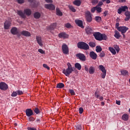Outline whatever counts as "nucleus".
<instances>
[{"label":"nucleus","instance_id":"54","mask_svg":"<svg viewBox=\"0 0 130 130\" xmlns=\"http://www.w3.org/2000/svg\"><path fill=\"white\" fill-rule=\"evenodd\" d=\"M43 67L47 69V70H48V71H49V70H50V68H49V67H48V66H47V64H43Z\"/></svg>","mask_w":130,"mask_h":130},{"label":"nucleus","instance_id":"52","mask_svg":"<svg viewBox=\"0 0 130 130\" xmlns=\"http://www.w3.org/2000/svg\"><path fill=\"white\" fill-rule=\"evenodd\" d=\"M84 70L86 72L88 73L89 72V67L87 66V65L84 66Z\"/></svg>","mask_w":130,"mask_h":130},{"label":"nucleus","instance_id":"7","mask_svg":"<svg viewBox=\"0 0 130 130\" xmlns=\"http://www.w3.org/2000/svg\"><path fill=\"white\" fill-rule=\"evenodd\" d=\"M126 10H128V7L126 6H121L117 11L118 14L120 15L122 12H125Z\"/></svg>","mask_w":130,"mask_h":130},{"label":"nucleus","instance_id":"38","mask_svg":"<svg viewBox=\"0 0 130 130\" xmlns=\"http://www.w3.org/2000/svg\"><path fill=\"white\" fill-rule=\"evenodd\" d=\"M88 45H89V46L90 47H95V46H96V43H95L94 42H90L88 43Z\"/></svg>","mask_w":130,"mask_h":130},{"label":"nucleus","instance_id":"1","mask_svg":"<svg viewBox=\"0 0 130 130\" xmlns=\"http://www.w3.org/2000/svg\"><path fill=\"white\" fill-rule=\"evenodd\" d=\"M17 15H18V16L21 17V18L22 19H26V18H27L26 15L28 17H29V16H31L32 11H31V9L27 8L24 10V13L22 10H17Z\"/></svg>","mask_w":130,"mask_h":130},{"label":"nucleus","instance_id":"49","mask_svg":"<svg viewBox=\"0 0 130 130\" xmlns=\"http://www.w3.org/2000/svg\"><path fill=\"white\" fill-rule=\"evenodd\" d=\"M17 95H18L17 92L16 91H14L12 94V97H16Z\"/></svg>","mask_w":130,"mask_h":130},{"label":"nucleus","instance_id":"48","mask_svg":"<svg viewBox=\"0 0 130 130\" xmlns=\"http://www.w3.org/2000/svg\"><path fill=\"white\" fill-rule=\"evenodd\" d=\"M38 52H40V53H42V54H45V52L42 50V49H38Z\"/></svg>","mask_w":130,"mask_h":130},{"label":"nucleus","instance_id":"43","mask_svg":"<svg viewBox=\"0 0 130 130\" xmlns=\"http://www.w3.org/2000/svg\"><path fill=\"white\" fill-rule=\"evenodd\" d=\"M96 11H97L98 13H101L102 12V8L101 7H98L97 6L95 7Z\"/></svg>","mask_w":130,"mask_h":130},{"label":"nucleus","instance_id":"3","mask_svg":"<svg viewBox=\"0 0 130 130\" xmlns=\"http://www.w3.org/2000/svg\"><path fill=\"white\" fill-rule=\"evenodd\" d=\"M118 31L121 32L122 35L123 36V38L124 39L125 38V33H126V31L128 30V28L126 26H119V27L117 28Z\"/></svg>","mask_w":130,"mask_h":130},{"label":"nucleus","instance_id":"27","mask_svg":"<svg viewBox=\"0 0 130 130\" xmlns=\"http://www.w3.org/2000/svg\"><path fill=\"white\" fill-rule=\"evenodd\" d=\"M114 33L115 34L114 36L116 39H119V38L121 37V35H120V34L118 32V31L115 30Z\"/></svg>","mask_w":130,"mask_h":130},{"label":"nucleus","instance_id":"13","mask_svg":"<svg viewBox=\"0 0 130 130\" xmlns=\"http://www.w3.org/2000/svg\"><path fill=\"white\" fill-rule=\"evenodd\" d=\"M36 39L37 40V42L38 43L39 45H40V46L42 47V46H43V43L42 42V39L41 38V37L37 36L36 37Z\"/></svg>","mask_w":130,"mask_h":130},{"label":"nucleus","instance_id":"12","mask_svg":"<svg viewBox=\"0 0 130 130\" xmlns=\"http://www.w3.org/2000/svg\"><path fill=\"white\" fill-rule=\"evenodd\" d=\"M45 9H47V10H50L51 11H54L55 10V6H54L53 4H46L45 5Z\"/></svg>","mask_w":130,"mask_h":130},{"label":"nucleus","instance_id":"34","mask_svg":"<svg viewBox=\"0 0 130 130\" xmlns=\"http://www.w3.org/2000/svg\"><path fill=\"white\" fill-rule=\"evenodd\" d=\"M95 51H96V52L98 53L101 52L102 51V48L101 47V46H97L96 47Z\"/></svg>","mask_w":130,"mask_h":130},{"label":"nucleus","instance_id":"50","mask_svg":"<svg viewBox=\"0 0 130 130\" xmlns=\"http://www.w3.org/2000/svg\"><path fill=\"white\" fill-rule=\"evenodd\" d=\"M79 113L80 114H82V113H83V112H84V109L82 107H80V108H79Z\"/></svg>","mask_w":130,"mask_h":130},{"label":"nucleus","instance_id":"39","mask_svg":"<svg viewBox=\"0 0 130 130\" xmlns=\"http://www.w3.org/2000/svg\"><path fill=\"white\" fill-rule=\"evenodd\" d=\"M101 36H102L101 41H102V40H106V39H107V36H106V35L102 34Z\"/></svg>","mask_w":130,"mask_h":130},{"label":"nucleus","instance_id":"30","mask_svg":"<svg viewBox=\"0 0 130 130\" xmlns=\"http://www.w3.org/2000/svg\"><path fill=\"white\" fill-rule=\"evenodd\" d=\"M75 68H76V69H77V70H78L79 71H81V69H82V66H81V64H80V63H76L75 64Z\"/></svg>","mask_w":130,"mask_h":130},{"label":"nucleus","instance_id":"24","mask_svg":"<svg viewBox=\"0 0 130 130\" xmlns=\"http://www.w3.org/2000/svg\"><path fill=\"white\" fill-rule=\"evenodd\" d=\"M73 5L76 6L77 7H80L82 4V1L81 0H75L73 3Z\"/></svg>","mask_w":130,"mask_h":130},{"label":"nucleus","instance_id":"17","mask_svg":"<svg viewBox=\"0 0 130 130\" xmlns=\"http://www.w3.org/2000/svg\"><path fill=\"white\" fill-rule=\"evenodd\" d=\"M89 56L92 59H97V54L94 51H91L89 53Z\"/></svg>","mask_w":130,"mask_h":130},{"label":"nucleus","instance_id":"62","mask_svg":"<svg viewBox=\"0 0 130 130\" xmlns=\"http://www.w3.org/2000/svg\"><path fill=\"white\" fill-rule=\"evenodd\" d=\"M104 17H106L108 15V11H106L104 12Z\"/></svg>","mask_w":130,"mask_h":130},{"label":"nucleus","instance_id":"8","mask_svg":"<svg viewBox=\"0 0 130 130\" xmlns=\"http://www.w3.org/2000/svg\"><path fill=\"white\" fill-rule=\"evenodd\" d=\"M73 72H74V70L69 69L68 68H67L66 70L64 69L62 71L63 74H64L66 77H69V76H70V75H71Z\"/></svg>","mask_w":130,"mask_h":130},{"label":"nucleus","instance_id":"41","mask_svg":"<svg viewBox=\"0 0 130 130\" xmlns=\"http://www.w3.org/2000/svg\"><path fill=\"white\" fill-rule=\"evenodd\" d=\"M99 96H100V93L99 91H96L94 92V97L95 98H99Z\"/></svg>","mask_w":130,"mask_h":130},{"label":"nucleus","instance_id":"19","mask_svg":"<svg viewBox=\"0 0 130 130\" xmlns=\"http://www.w3.org/2000/svg\"><path fill=\"white\" fill-rule=\"evenodd\" d=\"M11 33L13 34V35H17L18 34V28L16 27H13L11 29Z\"/></svg>","mask_w":130,"mask_h":130},{"label":"nucleus","instance_id":"33","mask_svg":"<svg viewBox=\"0 0 130 130\" xmlns=\"http://www.w3.org/2000/svg\"><path fill=\"white\" fill-rule=\"evenodd\" d=\"M68 8L69 10H71L73 12V13H76V9H75V7H74V6L72 5H69Z\"/></svg>","mask_w":130,"mask_h":130},{"label":"nucleus","instance_id":"15","mask_svg":"<svg viewBox=\"0 0 130 130\" xmlns=\"http://www.w3.org/2000/svg\"><path fill=\"white\" fill-rule=\"evenodd\" d=\"M76 24L80 28H84V25H83V21L79 19H76L75 21Z\"/></svg>","mask_w":130,"mask_h":130},{"label":"nucleus","instance_id":"22","mask_svg":"<svg viewBox=\"0 0 130 130\" xmlns=\"http://www.w3.org/2000/svg\"><path fill=\"white\" fill-rule=\"evenodd\" d=\"M21 35H23V36H25L26 37H29L31 36V34L28 31L26 30H23L21 32Z\"/></svg>","mask_w":130,"mask_h":130},{"label":"nucleus","instance_id":"61","mask_svg":"<svg viewBox=\"0 0 130 130\" xmlns=\"http://www.w3.org/2000/svg\"><path fill=\"white\" fill-rule=\"evenodd\" d=\"M27 129L28 130H37L36 128L31 127H28Z\"/></svg>","mask_w":130,"mask_h":130},{"label":"nucleus","instance_id":"26","mask_svg":"<svg viewBox=\"0 0 130 130\" xmlns=\"http://www.w3.org/2000/svg\"><path fill=\"white\" fill-rule=\"evenodd\" d=\"M34 17L35 19H39L40 17H41V13H40L39 12H36L34 14Z\"/></svg>","mask_w":130,"mask_h":130},{"label":"nucleus","instance_id":"23","mask_svg":"<svg viewBox=\"0 0 130 130\" xmlns=\"http://www.w3.org/2000/svg\"><path fill=\"white\" fill-rule=\"evenodd\" d=\"M124 14L126 16V18H125V21L126 22H127V21H128V20H129L130 19V12L128 11H126V12H125Z\"/></svg>","mask_w":130,"mask_h":130},{"label":"nucleus","instance_id":"32","mask_svg":"<svg viewBox=\"0 0 130 130\" xmlns=\"http://www.w3.org/2000/svg\"><path fill=\"white\" fill-rule=\"evenodd\" d=\"M64 87V84L62 83H59L57 84L56 88H59L60 89H62Z\"/></svg>","mask_w":130,"mask_h":130},{"label":"nucleus","instance_id":"59","mask_svg":"<svg viewBox=\"0 0 130 130\" xmlns=\"http://www.w3.org/2000/svg\"><path fill=\"white\" fill-rule=\"evenodd\" d=\"M95 11H96V7H93V8H91V13H95Z\"/></svg>","mask_w":130,"mask_h":130},{"label":"nucleus","instance_id":"5","mask_svg":"<svg viewBox=\"0 0 130 130\" xmlns=\"http://www.w3.org/2000/svg\"><path fill=\"white\" fill-rule=\"evenodd\" d=\"M76 57H78L81 61H86V56L84 54L79 53L76 54Z\"/></svg>","mask_w":130,"mask_h":130},{"label":"nucleus","instance_id":"42","mask_svg":"<svg viewBox=\"0 0 130 130\" xmlns=\"http://www.w3.org/2000/svg\"><path fill=\"white\" fill-rule=\"evenodd\" d=\"M101 20H102V18L100 16H96L95 17V20L96 22H100L101 21Z\"/></svg>","mask_w":130,"mask_h":130},{"label":"nucleus","instance_id":"44","mask_svg":"<svg viewBox=\"0 0 130 130\" xmlns=\"http://www.w3.org/2000/svg\"><path fill=\"white\" fill-rule=\"evenodd\" d=\"M114 48L116 51L117 53H118L119 52V51L120 50V49H119V47L117 45H116L115 46Z\"/></svg>","mask_w":130,"mask_h":130},{"label":"nucleus","instance_id":"16","mask_svg":"<svg viewBox=\"0 0 130 130\" xmlns=\"http://www.w3.org/2000/svg\"><path fill=\"white\" fill-rule=\"evenodd\" d=\"M25 113L26 116L30 117V116H32V115H33V111L31 109H27L25 110Z\"/></svg>","mask_w":130,"mask_h":130},{"label":"nucleus","instance_id":"28","mask_svg":"<svg viewBox=\"0 0 130 130\" xmlns=\"http://www.w3.org/2000/svg\"><path fill=\"white\" fill-rule=\"evenodd\" d=\"M129 118L128 114H124L122 116V119L124 121H127Z\"/></svg>","mask_w":130,"mask_h":130},{"label":"nucleus","instance_id":"36","mask_svg":"<svg viewBox=\"0 0 130 130\" xmlns=\"http://www.w3.org/2000/svg\"><path fill=\"white\" fill-rule=\"evenodd\" d=\"M82 128L83 127H82V125H81V124H78L75 125L76 130H82Z\"/></svg>","mask_w":130,"mask_h":130},{"label":"nucleus","instance_id":"40","mask_svg":"<svg viewBox=\"0 0 130 130\" xmlns=\"http://www.w3.org/2000/svg\"><path fill=\"white\" fill-rule=\"evenodd\" d=\"M34 111L36 114H39V113H40V110L38 109V108H35Z\"/></svg>","mask_w":130,"mask_h":130},{"label":"nucleus","instance_id":"60","mask_svg":"<svg viewBox=\"0 0 130 130\" xmlns=\"http://www.w3.org/2000/svg\"><path fill=\"white\" fill-rule=\"evenodd\" d=\"M102 2H103V3H104V2H106V4H110L111 2L110 0H101Z\"/></svg>","mask_w":130,"mask_h":130},{"label":"nucleus","instance_id":"37","mask_svg":"<svg viewBox=\"0 0 130 130\" xmlns=\"http://www.w3.org/2000/svg\"><path fill=\"white\" fill-rule=\"evenodd\" d=\"M121 74L122 76H126L128 74V72L126 70L121 71Z\"/></svg>","mask_w":130,"mask_h":130},{"label":"nucleus","instance_id":"46","mask_svg":"<svg viewBox=\"0 0 130 130\" xmlns=\"http://www.w3.org/2000/svg\"><path fill=\"white\" fill-rule=\"evenodd\" d=\"M67 66L68 67L67 69H69L70 70H74V69L73 68V67H72V64H71L70 62L67 63Z\"/></svg>","mask_w":130,"mask_h":130},{"label":"nucleus","instance_id":"14","mask_svg":"<svg viewBox=\"0 0 130 130\" xmlns=\"http://www.w3.org/2000/svg\"><path fill=\"white\" fill-rule=\"evenodd\" d=\"M85 32L87 35H91V34H93V28L90 26H87L85 28Z\"/></svg>","mask_w":130,"mask_h":130},{"label":"nucleus","instance_id":"47","mask_svg":"<svg viewBox=\"0 0 130 130\" xmlns=\"http://www.w3.org/2000/svg\"><path fill=\"white\" fill-rule=\"evenodd\" d=\"M101 74L102 79H105V77H106V71L105 72H102Z\"/></svg>","mask_w":130,"mask_h":130},{"label":"nucleus","instance_id":"51","mask_svg":"<svg viewBox=\"0 0 130 130\" xmlns=\"http://www.w3.org/2000/svg\"><path fill=\"white\" fill-rule=\"evenodd\" d=\"M65 27L66 28H71V27H72V25H71V23H68L65 24Z\"/></svg>","mask_w":130,"mask_h":130},{"label":"nucleus","instance_id":"55","mask_svg":"<svg viewBox=\"0 0 130 130\" xmlns=\"http://www.w3.org/2000/svg\"><path fill=\"white\" fill-rule=\"evenodd\" d=\"M91 3L92 5H96V4H98V0H92Z\"/></svg>","mask_w":130,"mask_h":130},{"label":"nucleus","instance_id":"9","mask_svg":"<svg viewBox=\"0 0 130 130\" xmlns=\"http://www.w3.org/2000/svg\"><path fill=\"white\" fill-rule=\"evenodd\" d=\"M62 50L64 54H69V47L67 44H63L62 45Z\"/></svg>","mask_w":130,"mask_h":130},{"label":"nucleus","instance_id":"56","mask_svg":"<svg viewBox=\"0 0 130 130\" xmlns=\"http://www.w3.org/2000/svg\"><path fill=\"white\" fill-rule=\"evenodd\" d=\"M17 95H23V91L22 90H17Z\"/></svg>","mask_w":130,"mask_h":130},{"label":"nucleus","instance_id":"53","mask_svg":"<svg viewBox=\"0 0 130 130\" xmlns=\"http://www.w3.org/2000/svg\"><path fill=\"white\" fill-rule=\"evenodd\" d=\"M69 92L71 94V95H75V91L73 89H70Z\"/></svg>","mask_w":130,"mask_h":130},{"label":"nucleus","instance_id":"4","mask_svg":"<svg viewBox=\"0 0 130 130\" xmlns=\"http://www.w3.org/2000/svg\"><path fill=\"white\" fill-rule=\"evenodd\" d=\"M85 18L87 23H91L92 22V14L89 11H86L85 12Z\"/></svg>","mask_w":130,"mask_h":130},{"label":"nucleus","instance_id":"20","mask_svg":"<svg viewBox=\"0 0 130 130\" xmlns=\"http://www.w3.org/2000/svg\"><path fill=\"white\" fill-rule=\"evenodd\" d=\"M56 26H57V24L56 23H53L48 27V30H54L56 28Z\"/></svg>","mask_w":130,"mask_h":130},{"label":"nucleus","instance_id":"2","mask_svg":"<svg viewBox=\"0 0 130 130\" xmlns=\"http://www.w3.org/2000/svg\"><path fill=\"white\" fill-rule=\"evenodd\" d=\"M77 47L78 48L83 49L84 50H88L90 48L89 45L84 42H78L77 44Z\"/></svg>","mask_w":130,"mask_h":130},{"label":"nucleus","instance_id":"21","mask_svg":"<svg viewBox=\"0 0 130 130\" xmlns=\"http://www.w3.org/2000/svg\"><path fill=\"white\" fill-rule=\"evenodd\" d=\"M58 37L59 38H64V39H66V38H69V35L66 34V32H61L59 34Z\"/></svg>","mask_w":130,"mask_h":130},{"label":"nucleus","instance_id":"29","mask_svg":"<svg viewBox=\"0 0 130 130\" xmlns=\"http://www.w3.org/2000/svg\"><path fill=\"white\" fill-rule=\"evenodd\" d=\"M56 15L57 16H60V17H61V16H62V12H61V11H60V10H59V8H56Z\"/></svg>","mask_w":130,"mask_h":130},{"label":"nucleus","instance_id":"25","mask_svg":"<svg viewBox=\"0 0 130 130\" xmlns=\"http://www.w3.org/2000/svg\"><path fill=\"white\" fill-rule=\"evenodd\" d=\"M88 72L90 75H93L95 73V68L92 66L90 67L88 69Z\"/></svg>","mask_w":130,"mask_h":130},{"label":"nucleus","instance_id":"10","mask_svg":"<svg viewBox=\"0 0 130 130\" xmlns=\"http://www.w3.org/2000/svg\"><path fill=\"white\" fill-rule=\"evenodd\" d=\"M9 87L8 86V84H7L5 82H1L0 83V89L1 90H3V91H6V90H8Z\"/></svg>","mask_w":130,"mask_h":130},{"label":"nucleus","instance_id":"58","mask_svg":"<svg viewBox=\"0 0 130 130\" xmlns=\"http://www.w3.org/2000/svg\"><path fill=\"white\" fill-rule=\"evenodd\" d=\"M29 121H34L35 120V118L33 117H29Z\"/></svg>","mask_w":130,"mask_h":130},{"label":"nucleus","instance_id":"63","mask_svg":"<svg viewBox=\"0 0 130 130\" xmlns=\"http://www.w3.org/2000/svg\"><path fill=\"white\" fill-rule=\"evenodd\" d=\"M99 99L101 101H103L104 99L103 96H100V95H99Z\"/></svg>","mask_w":130,"mask_h":130},{"label":"nucleus","instance_id":"31","mask_svg":"<svg viewBox=\"0 0 130 130\" xmlns=\"http://www.w3.org/2000/svg\"><path fill=\"white\" fill-rule=\"evenodd\" d=\"M99 70H100V71H102V73L106 72V69H105V67H104L103 65H100L99 67Z\"/></svg>","mask_w":130,"mask_h":130},{"label":"nucleus","instance_id":"64","mask_svg":"<svg viewBox=\"0 0 130 130\" xmlns=\"http://www.w3.org/2000/svg\"><path fill=\"white\" fill-rule=\"evenodd\" d=\"M116 104H117V105H120V101L116 100Z\"/></svg>","mask_w":130,"mask_h":130},{"label":"nucleus","instance_id":"11","mask_svg":"<svg viewBox=\"0 0 130 130\" xmlns=\"http://www.w3.org/2000/svg\"><path fill=\"white\" fill-rule=\"evenodd\" d=\"M12 26V23L10 22V21H9L8 20H7L4 22V29L5 30H8V29H10V27Z\"/></svg>","mask_w":130,"mask_h":130},{"label":"nucleus","instance_id":"6","mask_svg":"<svg viewBox=\"0 0 130 130\" xmlns=\"http://www.w3.org/2000/svg\"><path fill=\"white\" fill-rule=\"evenodd\" d=\"M95 39L98 40V41H101V39L102 38V34L100 32H95L93 34Z\"/></svg>","mask_w":130,"mask_h":130},{"label":"nucleus","instance_id":"35","mask_svg":"<svg viewBox=\"0 0 130 130\" xmlns=\"http://www.w3.org/2000/svg\"><path fill=\"white\" fill-rule=\"evenodd\" d=\"M109 50H110V51L111 52V53H112V54H113L114 55H115V54H116V51H115V49H114L113 48L109 47Z\"/></svg>","mask_w":130,"mask_h":130},{"label":"nucleus","instance_id":"18","mask_svg":"<svg viewBox=\"0 0 130 130\" xmlns=\"http://www.w3.org/2000/svg\"><path fill=\"white\" fill-rule=\"evenodd\" d=\"M28 2L30 3V5H31L32 7L34 8L37 7V5H38V2H37L36 0H28Z\"/></svg>","mask_w":130,"mask_h":130},{"label":"nucleus","instance_id":"57","mask_svg":"<svg viewBox=\"0 0 130 130\" xmlns=\"http://www.w3.org/2000/svg\"><path fill=\"white\" fill-rule=\"evenodd\" d=\"M18 4H24L25 3V0H17Z\"/></svg>","mask_w":130,"mask_h":130},{"label":"nucleus","instance_id":"45","mask_svg":"<svg viewBox=\"0 0 130 130\" xmlns=\"http://www.w3.org/2000/svg\"><path fill=\"white\" fill-rule=\"evenodd\" d=\"M99 56L101 58L104 57V56H105V53L104 52V51L100 52Z\"/></svg>","mask_w":130,"mask_h":130}]
</instances>
